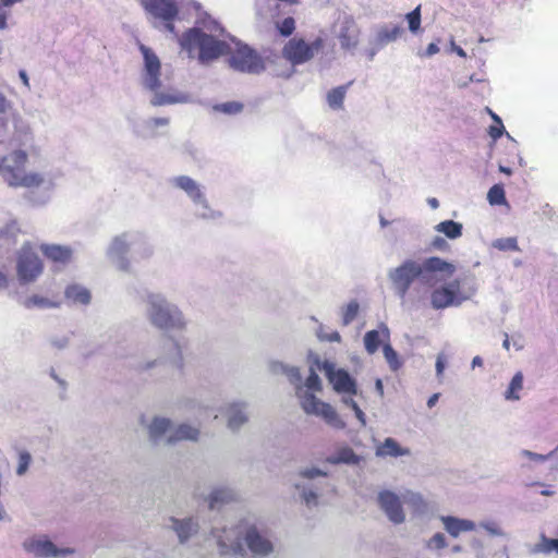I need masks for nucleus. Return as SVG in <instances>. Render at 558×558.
Segmentation results:
<instances>
[{"mask_svg":"<svg viewBox=\"0 0 558 558\" xmlns=\"http://www.w3.org/2000/svg\"><path fill=\"white\" fill-rule=\"evenodd\" d=\"M353 84V81L349 83L335 87L327 93L326 100L328 106L333 110L343 109V101L347 95L349 87Z\"/></svg>","mask_w":558,"mask_h":558,"instance_id":"5701e85b","label":"nucleus"},{"mask_svg":"<svg viewBox=\"0 0 558 558\" xmlns=\"http://www.w3.org/2000/svg\"><path fill=\"white\" fill-rule=\"evenodd\" d=\"M453 51L461 58L466 57V52L460 46H453Z\"/></svg>","mask_w":558,"mask_h":558,"instance_id":"69168bd1","label":"nucleus"},{"mask_svg":"<svg viewBox=\"0 0 558 558\" xmlns=\"http://www.w3.org/2000/svg\"><path fill=\"white\" fill-rule=\"evenodd\" d=\"M227 534L226 539L221 535H216L219 547L222 554L234 553L239 554L242 551V543L240 539V532L236 529L223 530Z\"/></svg>","mask_w":558,"mask_h":558,"instance_id":"dca6fc26","label":"nucleus"},{"mask_svg":"<svg viewBox=\"0 0 558 558\" xmlns=\"http://www.w3.org/2000/svg\"><path fill=\"white\" fill-rule=\"evenodd\" d=\"M354 413H355L356 418L362 423V425H365V424H366V421H365V414H364V412L361 410V408H360V407H357V408L354 410Z\"/></svg>","mask_w":558,"mask_h":558,"instance_id":"4d7b16f0","label":"nucleus"},{"mask_svg":"<svg viewBox=\"0 0 558 558\" xmlns=\"http://www.w3.org/2000/svg\"><path fill=\"white\" fill-rule=\"evenodd\" d=\"M383 350H384L385 359H386L387 363L389 364V367L392 371H398L402 365V363L398 356V353L392 349V347L389 343H385L383 347Z\"/></svg>","mask_w":558,"mask_h":558,"instance_id":"58836bf2","label":"nucleus"},{"mask_svg":"<svg viewBox=\"0 0 558 558\" xmlns=\"http://www.w3.org/2000/svg\"><path fill=\"white\" fill-rule=\"evenodd\" d=\"M301 474L303 477H306V478H314L315 476L325 475V473H323L320 470L315 469V468L306 469Z\"/></svg>","mask_w":558,"mask_h":558,"instance_id":"603ef678","label":"nucleus"},{"mask_svg":"<svg viewBox=\"0 0 558 558\" xmlns=\"http://www.w3.org/2000/svg\"><path fill=\"white\" fill-rule=\"evenodd\" d=\"M40 251L47 259L61 265L70 263L73 255L70 246L59 244H41Z\"/></svg>","mask_w":558,"mask_h":558,"instance_id":"2eb2a0df","label":"nucleus"},{"mask_svg":"<svg viewBox=\"0 0 558 558\" xmlns=\"http://www.w3.org/2000/svg\"><path fill=\"white\" fill-rule=\"evenodd\" d=\"M359 460H360L359 457L348 446L340 448L336 452V454L327 458V461L331 464H339V463L355 464L359 462Z\"/></svg>","mask_w":558,"mask_h":558,"instance_id":"393cba45","label":"nucleus"},{"mask_svg":"<svg viewBox=\"0 0 558 558\" xmlns=\"http://www.w3.org/2000/svg\"><path fill=\"white\" fill-rule=\"evenodd\" d=\"M171 425L167 418H155L149 426V434L151 438H157L165 434Z\"/></svg>","mask_w":558,"mask_h":558,"instance_id":"e433bc0d","label":"nucleus"},{"mask_svg":"<svg viewBox=\"0 0 558 558\" xmlns=\"http://www.w3.org/2000/svg\"><path fill=\"white\" fill-rule=\"evenodd\" d=\"M21 229L15 220L8 222L3 228L0 229V239L16 242V238L20 234Z\"/></svg>","mask_w":558,"mask_h":558,"instance_id":"c9c22d12","label":"nucleus"},{"mask_svg":"<svg viewBox=\"0 0 558 558\" xmlns=\"http://www.w3.org/2000/svg\"><path fill=\"white\" fill-rule=\"evenodd\" d=\"M504 131H505V128H504L502 123H500V124L495 123L489 126L488 134L493 140H498L499 137L502 136Z\"/></svg>","mask_w":558,"mask_h":558,"instance_id":"09e8293b","label":"nucleus"},{"mask_svg":"<svg viewBox=\"0 0 558 558\" xmlns=\"http://www.w3.org/2000/svg\"><path fill=\"white\" fill-rule=\"evenodd\" d=\"M217 111L223 112L226 114H236L243 110V104L239 101H228L223 104H219L215 106Z\"/></svg>","mask_w":558,"mask_h":558,"instance_id":"a19ab883","label":"nucleus"},{"mask_svg":"<svg viewBox=\"0 0 558 558\" xmlns=\"http://www.w3.org/2000/svg\"><path fill=\"white\" fill-rule=\"evenodd\" d=\"M460 284L458 281L447 287L435 289L430 295V303L435 310H442L452 305H460L465 298L459 295Z\"/></svg>","mask_w":558,"mask_h":558,"instance_id":"9b49d317","label":"nucleus"},{"mask_svg":"<svg viewBox=\"0 0 558 558\" xmlns=\"http://www.w3.org/2000/svg\"><path fill=\"white\" fill-rule=\"evenodd\" d=\"M229 65L239 72L258 74L265 69L262 56L246 44L240 41L229 44Z\"/></svg>","mask_w":558,"mask_h":558,"instance_id":"20e7f679","label":"nucleus"},{"mask_svg":"<svg viewBox=\"0 0 558 558\" xmlns=\"http://www.w3.org/2000/svg\"><path fill=\"white\" fill-rule=\"evenodd\" d=\"M299 397L301 399V407L305 413L320 416L327 424L338 429L345 427V423L339 417L337 411L329 403L320 401L310 392Z\"/></svg>","mask_w":558,"mask_h":558,"instance_id":"6e6552de","label":"nucleus"},{"mask_svg":"<svg viewBox=\"0 0 558 558\" xmlns=\"http://www.w3.org/2000/svg\"><path fill=\"white\" fill-rule=\"evenodd\" d=\"M409 29L413 33L417 32L421 26V8L416 7L413 11L407 14Z\"/></svg>","mask_w":558,"mask_h":558,"instance_id":"37998d69","label":"nucleus"},{"mask_svg":"<svg viewBox=\"0 0 558 558\" xmlns=\"http://www.w3.org/2000/svg\"><path fill=\"white\" fill-rule=\"evenodd\" d=\"M435 229L451 240L458 239L462 235V225L453 220L441 221L435 227Z\"/></svg>","mask_w":558,"mask_h":558,"instance_id":"c85d7f7f","label":"nucleus"},{"mask_svg":"<svg viewBox=\"0 0 558 558\" xmlns=\"http://www.w3.org/2000/svg\"><path fill=\"white\" fill-rule=\"evenodd\" d=\"M447 546L446 538L444 534L436 533L429 541H428V547L435 548V549H441Z\"/></svg>","mask_w":558,"mask_h":558,"instance_id":"de8ad7c7","label":"nucleus"},{"mask_svg":"<svg viewBox=\"0 0 558 558\" xmlns=\"http://www.w3.org/2000/svg\"><path fill=\"white\" fill-rule=\"evenodd\" d=\"M143 9L159 20H175L179 8L173 0H141Z\"/></svg>","mask_w":558,"mask_h":558,"instance_id":"f8f14e48","label":"nucleus"},{"mask_svg":"<svg viewBox=\"0 0 558 558\" xmlns=\"http://www.w3.org/2000/svg\"><path fill=\"white\" fill-rule=\"evenodd\" d=\"M175 184L178 187L182 189L187 193V195L195 202L202 199L203 194L197 185V183L186 175H181L175 179Z\"/></svg>","mask_w":558,"mask_h":558,"instance_id":"b1692460","label":"nucleus"},{"mask_svg":"<svg viewBox=\"0 0 558 558\" xmlns=\"http://www.w3.org/2000/svg\"><path fill=\"white\" fill-rule=\"evenodd\" d=\"M140 50L144 58L145 86L153 92H157L161 86L160 82V70L161 64L157 54L145 45H140Z\"/></svg>","mask_w":558,"mask_h":558,"instance_id":"9d476101","label":"nucleus"},{"mask_svg":"<svg viewBox=\"0 0 558 558\" xmlns=\"http://www.w3.org/2000/svg\"><path fill=\"white\" fill-rule=\"evenodd\" d=\"M441 522L444 523L446 531L452 537H458L462 532H470L475 530V523L466 519H459L456 517L447 515L441 517Z\"/></svg>","mask_w":558,"mask_h":558,"instance_id":"f3484780","label":"nucleus"},{"mask_svg":"<svg viewBox=\"0 0 558 558\" xmlns=\"http://www.w3.org/2000/svg\"><path fill=\"white\" fill-rule=\"evenodd\" d=\"M228 414V427L231 429L239 428L242 424L247 421L246 415L239 404H231L227 410Z\"/></svg>","mask_w":558,"mask_h":558,"instance_id":"cd10ccee","label":"nucleus"},{"mask_svg":"<svg viewBox=\"0 0 558 558\" xmlns=\"http://www.w3.org/2000/svg\"><path fill=\"white\" fill-rule=\"evenodd\" d=\"M24 307L32 310V308H56L60 306L59 301L50 300L44 296H40L38 294H34L28 296L23 302Z\"/></svg>","mask_w":558,"mask_h":558,"instance_id":"bb28decb","label":"nucleus"},{"mask_svg":"<svg viewBox=\"0 0 558 558\" xmlns=\"http://www.w3.org/2000/svg\"><path fill=\"white\" fill-rule=\"evenodd\" d=\"M199 435L197 428L191 427L190 425H180L173 435L168 438V444H173L179 440H196Z\"/></svg>","mask_w":558,"mask_h":558,"instance_id":"a878e982","label":"nucleus"},{"mask_svg":"<svg viewBox=\"0 0 558 558\" xmlns=\"http://www.w3.org/2000/svg\"><path fill=\"white\" fill-rule=\"evenodd\" d=\"M360 29L354 23H347L342 26L339 40L341 48L345 50L354 49L359 44Z\"/></svg>","mask_w":558,"mask_h":558,"instance_id":"aec40b11","label":"nucleus"},{"mask_svg":"<svg viewBox=\"0 0 558 558\" xmlns=\"http://www.w3.org/2000/svg\"><path fill=\"white\" fill-rule=\"evenodd\" d=\"M359 303L356 301H351L342 312V324L349 325L351 324L357 316L359 313Z\"/></svg>","mask_w":558,"mask_h":558,"instance_id":"ea45409f","label":"nucleus"},{"mask_svg":"<svg viewBox=\"0 0 558 558\" xmlns=\"http://www.w3.org/2000/svg\"><path fill=\"white\" fill-rule=\"evenodd\" d=\"M8 287V277L0 272V290Z\"/></svg>","mask_w":558,"mask_h":558,"instance_id":"0e129e2a","label":"nucleus"},{"mask_svg":"<svg viewBox=\"0 0 558 558\" xmlns=\"http://www.w3.org/2000/svg\"><path fill=\"white\" fill-rule=\"evenodd\" d=\"M324 47L323 37L315 38L311 44L302 38H292L284 45L282 56L292 64H302L313 59Z\"/></svg>","mask_w":558,"mask_h":558,"instance_id":"423d86ee","label":"nucleus"},{"mask_svg":"<svg viewBox=\"0 0 558 558\" xmlns=\"http://www.w3.org/2000/svg\"><path fill=\"white\" fill-rule=\"evenodd\" d=\"M31 460H32V458H31V454L28 452H26V451L20 452V454H19V465H17V469H16V473L19 475H23L27 471V469L29 466V463H31Z\"/></svg>","mask_w":558,"mask_h":558,"instance_id":"49530a36","label":"nucleus"},{"mask_svg":"<svg viewBox=\"0 0 558 558\" xmlns=\"http://www.w3.org/2000/svg\"><path fill=\"white\" fill-rule=\"evenodd\" d=\"M28 155L16 149L7 156L0 157V175L11 187L39 189L46 183L40 172H25Z\"/></svg>","mask_w":558,"mask_h":558,"instance_id":"f03ea898","label":"nucleus"},{"mask_svg":"<svg viewBox=\"0 0 558 558\" xmlns=\"http://www.w3.org/2000/svg\"><path fill=\"white\" fill-rule=\"evenodd\" d=\"M493 246L504 252H517L520 251L518 241L515 238H501L493 242Z\"/></svg>","mask_w":558,"mask_h":558,"instance_id":"4c0bfd02","label":"nucleus"},{"mask_svg":"<svg viewBox=\"0 0 558 558\" xmlns=\"http://www.w3.org/2000/svg\"><path fill=\"white\" fill-rule=\"evenodd\" d=\"M305 385L308 389L314 391L322 390V383L319 376L316 374L315 369L311 367L310 375L306 378Z\"/></svg>","mask_w":558,"mask_h":558,"instance_id":"c03bdc74","label":"nucleus"},{"mask_svg":"<svg viewBox=\"0 0 558 558\" xmlns=\"http://www.w3.org/2000/svg\"><path fill=\"white\" fill-rule=\"evenodd\" d=\"M44 270V264L29 242L22 245L17 256L16 271L21 282L35 281Z\"/></svg>","mask_w":558,"mask_h":558,"instance_id":"0eeeda50","label":"nucleus"},{"mask_svg":"<svg viewBox=\"0 0 558 558\" xmlns=\"http://www.w3.org/2000/svg\"><path fill=\"white\" fill-rule=\"evenodd\" d=\"M439 399V393H434L427 400V407L433 408Z\"/></svg>","mask_w":558,"mask_h":558,"instance_id":"680f3d73","label":"nucleus"},{"mask_svg":"<svg viewBox=\"0 0 558 558\" xmlns=\"http://www.w3.org/2000/svg\"><path fill=\"white\" fill-rule=\"evenodd\" d=\"M29 549L34 551L38 556L44 557H57L60 555H66L73 553L72 549L65 548V549H59L56 547V545L48 539H38L34 541L29 545Z\"/></svg>","mask_w":558,"mask_h":558,"instance_id":"a211bd4d","label":"nucleus"},{"mask_svg":"<svg viewBox=\"0 0 558 558\" xmlns=\"http://www.w3.org/2000/svg\"><path fill=\"white\" fill-rule=\"evenodd\" d=\"M319 338L322 340H327L329 342H340L341 341V336L338 331H332L328 335H322L319 333Z\"/></svg>","mask_w":558,"mask_h":558,"instance_id":"8fccbe9b","label":"nucleus"},{"mask_svg":"<svg viewBox=\"0 0 558 558\" xmlns=\"http://www.w3.org/2000/svg\"><path fill=\"white\" fill-rule=\"evenodd\" d=\"M522 454L534 460V461H544L546 459V456H543V454H539V453H535V452H532V451H529V450H523L522 451Z\"/></svg>","mask_w":558,"mask_h":558,"instance_id":"864d4df0","label":"nucleus"},{"mask_svg":"<svg viewBox=\"0 0 558 558\" xmlns=\"http://www.w3.org/2000/svg\"><path fill=\"white\" fill-rule=\"evenodd\" d=\"M402 33V28L398 25L388 27H381L377 33V41L380 45H385L389 41L396 40Z\"/></svg>","mask_w":558,"mask_h":558,"instance_id":"2f4dec72","label":"nucleus"},{"mask_svg":"<svg viewBox=\"0 0 558 558\" xmlns=\"http://www.w3.org/2000/svg\"><path fill=\"white\" fill-rule=\"evenodd\" d=\"M445 369V362L441 356H439L436 361V371L437 375L440 376Z\"/></svg>","mask_w":558,"mask_h":558,"instance_id":"6e6d98bb","label":"nucleus"},{"mask_svg":"<svg viewBox=\"0 0 558 558\" xmlns=\"http://www.w3.org/2000/svg\"><path fill=\"white\" fill-rule=\"evenodd\" d=\"M182 49L190 54L198 49V59L202 63H207L229 51V44L208 35L199 28H190L180 38Z\"/></svg>","mask_w":558,"mask_h":558,"instance_id":"7ed1b4c3","label":"nucleus"},{"mask_svg":"<svg viewBox=\"0 0 558 558\" xmlns=\"http://www.w3.org/2000/svg\"><path fill=\"white\" fill-rule=\"evenodd\" d=\"M381 509L393 523H401L404 520V513L399 497L389 492L384 490L378 496Z\"/></svg>","mask_w":558,"mask_h":558,"instance_id":"ddd939ff","label":"nucleus"},{"mask_svg":"<svg viewBox=\"0 0 558 558\" xmlns=\"http://www.w3.org/2000/svg\"><path fill=\"white\" fill-rule=\"evenodd\" d=\"M165 22V26L167 28V31H169L170 33H174V25H173V21L174 20H162Z\"/></svg>","mask_w":558,"mask_h":558,"instance_id":"e2e57ef3","label":"nucleus"},{"mask_svg":"<svg viewBox=\"0 0 558 558\" xmlns=\"http://www.w3.org/2000/svg\"><path fill=\"white\" fill-rule=\"evenodd\" d=\"M424 272H440L451 276L454 272V266L440 257H429L423 264L407 259L399 267L389 272V278L398 293L403 299L410 290L415 279Z\"/></svg>","mask_w":558,"mask_h":558,"instance_id":"f257e3e1","label":"nucleus"},{"mask_svg":"<svg viewBox=\"0 0 558 558\" xmlns=\"http://www.w3.org/2000/svg\"><path fill=\"white\" fill-rule=\"evenodd\" d=\"M389 339V331L385 327L381 332L378 330H369L364 336L365 349L369 354L378 351L384 340Z\"/></svg>","mask_w":558,"mask_h":558,"instance_id":"4be33fe9","label":"nucleus"},{"mask_svg":"<svg viewBox=\"0 0 558 558\" xmlns=\"http://www.w3.org/2000/svg\"><path fill=\"white\" fill-rule=\"evenodd\" d=\"M487 199L490 205H505L507 199L504 186L501 184L493 185L487 193Z\"/></svg>","mask_w":558,"mask_h":558,"instance_id":"f704fd0d","label":"nucleus"},{"mask_svg":"<svg viewBox=\"0 0 558 558\" xmlns=\"http://www.w3.org/2000/svg\"><path fill=\"white\" fill-rule=\"evenodd\" d=\"M316 364L319 369H323L332 385V388L339 393H348L354 396L357 392L356 383L344 369H335L333 365L329 362H320L317 360Z\"/></svg>","mask_w":558,"mask_h":558,"instance_id":"1a4fd4ad","label":"nucleus"},{"mask_svg":"<svg viewBox=\"0 0 558 558\" xmlns=\"http://www.w3.org/2000/svg\"><path fill=\"white\" fill-rule=\"evenodd\" d=\"M432 246L434 248H437V250H440V251H444V250H447L448 248V243L446 242L445 239L440 238V236H436L433 242H432Z\"/></svg>","mask_w":558,"mask_h":558,"instance_id":"3c124183","label":"nucleus"},{"mask_svg":"<svg viewBox=\"0 0 558 558\" xmlns=\"http://www.w3.org/2000/svg\"><path fill=\"white\" fill-rule=\"evenodd\" d=\"M438 51H439V48H438V46L436 44L432 43V44H429L427 46L426 52H427L428 56L435 54Z\"/></svg>","mask_w":558,"mask_h":558,"instance_id":"052dcab7","label":"nucleus"},{"mask_svg":"<svg viewBox=\"0 0 558 558\" xmlns=\"http://www.w3.org/2000/svg\"><path fill=\"white\" fill-rule=\"evenodd\" d=\"M483 365V360L481 356H475L473 360H472V366L475 367V366H482Z\"/></svg>","mask_w":558,"mask_h":558,"instance_id":"338daca9","label":"nucleus"},{"mask_svg":"<svg viewBox=\"0 0 558 558\" xmlns=\"http://www.w3.org/2000/svg\"><path fill=\"white\" fill-rule=\"evenodd\" d=\"M343 403L351 408L353 411L359 407V404L351 398H343Z\"/></svg>","mask_w":558,"mask_h":558,"instance_id":"bf43d9fd","label":"nucleus"},{"mask_svg":"<svg viewBox=\"0 0 558 558\" xmlns=\"http://www.w3.org/2000/svg\"><path fill=\"white\" fill-rule=\"evenodd\" d=\"M230 500H232V494L229 489H216L211 493L209 497V508L215 509L220 504H226L229 502Z\"/></svg>","mask_w":558,"mask_h":558,"instance_id":"72a5a7b5","label":"nucleus"},{"mask_svg":"<svg viewBox=\"0 0 558 558\" xmlns=\"http://www.w3.org/2000/svg\"><path fill=\"white\" fill-rule=\"evenodd\" d=\"M151 122L155 126H161V125H167L169 123V119L168 118H154L151 120Z\"/></svg>","mask_w":558,"mask_h":558,"instance_id":"13d9d810","label":"nucleus"},{"mask_svg":"<svg viewBox=\"0 0 558 558\" xmlns=\"http://www.w3.org/2000/svg\"><path fill=\"white\" fill-rule=\"evenodd\" d=\"M522 388H523V375L521 372H518L512 377V379L509 384V387L505 392V398L507 400H519L520 399L519 392L522 390Z\"/></svg>","mask_w":558,"mask_h":558,"instance_id":"7c9ffc66","label":"nucleus"},{"mask_svg":"<svg viewBox=\"0 0 558 558\" xmlns=\"http://www.w3.org/2000/svg\"><path fill=\"white\" fill-rule=\"evenodd\" d=\"M277 28L283 37H289L295 31V20L291 16L286 17L281 23L277 24Z\"/></svg>","mask_w":558,"mask_h":558,"instance_id":"79ce46f5","label":"nucleus"},{"mask_svg":"<svg viewBox=\"0 0 558 558\" xmlns=\"http://www.w3.org/2000/svg\"><path fill=\"white\" fill-rule=\"evenodd\" d=\"M10 108V101L5 98V96L0 93V114L5 113Z\"/></svg>","mask_w":558,"mask_h":558,"instance_id":"5fc2aeb1","label":"nucleus"},{"mask_svg":"<svg viewBox=\"0 0 558 558\" xmlns=\"http://www.w3.org/2000/svg\"><path fill=\"white\" fill-rule=\"evenodd\" d=\"M149 319L160 329L183 328L184 322L181 312L168 304L160 295L149 296Z\"/></svg>","mask_w":558,"mask_h":558,"instance_id":"39448f33","label":"nucleus"},{"mask_svg":"<svg viewBox=\"0 0 558 558\" xmlns=\"http://www.w3.org/2000/svg\"><path fill=\"white\" fill-rule=\"evenodd\" d=\"M410 449L401 447L398 441L391 437H388L376 448V456L386 458V457H401L409 456Z\"/></svg>","mask_w":558,"mask_h":558,"instance_id":"6ab92c4d","label":"nucleus"},{"mask_svg":"<svg viewBox=\"0 0 558 558\" xmlns=\"http://www.w3.org/2000/svg\"><path fill=\"white\" fill-rule=\"evenodd\" d=\"M245 542L248 549L254 555L266 556L272 551L270 541L263 537L255 527H251L246 531Z\"/></svg>","mask_w":558,"mask_h":558,"instance_id":"4468645a","label":"nucleus"},{"mask_svg":"<svg viewBox=\"0 0 558 558\" xmlns=\"http://www.w3.org/2000/svg\"><path fill=\"white\" fill-rule=\"evenodd\" d=\"M172 521L174 523L173 527L181 542L186 541L192 533L196 532L197 525L191 519L184 521L172 519Z\"/></svg>","mask_w":558,"mask_h":558,"instance_id":"c756f323","label":"nucleus"},{"mask_svg":"<svg viewBox=\"0 0 558 558\" xmlns=\"http://www.w3.org/2000/svg\"><path fill=\"white\" fill-rule=\"evenodd\" d=\"M64 295L71 303L81 305H87L92 299L89 290L77 283L69 284L64 290Z\"/></svg>","mask_w":558,"mask_h":558,"instance_id":"412c9836","label":"nucleus"},{"mask_svg":"<svg viewBox=\"0 0 558 558\" xmlns=\"http://www.w3.org/2000/svg\"><path fill=\"white\" fill-rule=\"evenodd\" d=\"M554 550L558 553V539L548 538L544 534L541 536V542L533 548L535 554H550Z\"/></svg>","mask_w":558,"mask_h":558,"instance_id":"473e14b6","label":"nucleus"},{"mask_svg":"<svg viewBox=\"0 0 558 558\" xmlns=\"http://www.w3.org/2000/svg\"><path fill=\"white\" fill-rule=\"evenodd\" d=\"M7 27V15L0 14V29H3Z\"/></svg>","mask_w":558,"mask_h":558,"instance_id":"774afa93","label":"nucleus"},{"mask_svg":"<svg viewBox=\"0 0 558 558\" xmlns=\"http://www.w3.org/2000/svg\"><path fill=\"white\" fill-rule=\"evenodd\" d=\"M178 99L174 96L162 94V93H156L151 99L153 106H163L169 104L177 102Z\"/></svg>","mask_w":558,"mask_h":558,"instance_id":"a18cd8bd","label":"nucleus"}]
</instances>
